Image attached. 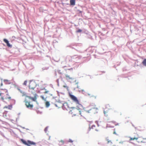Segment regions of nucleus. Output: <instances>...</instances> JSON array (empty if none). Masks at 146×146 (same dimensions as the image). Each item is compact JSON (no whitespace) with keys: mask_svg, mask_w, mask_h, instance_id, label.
<instances>
[{"mask_svg":"<svg viewBox=\"0 0 146 146\" xmlns=\"http://www.w3.org/2000/svg\"><path fill=\"white\" fill-rule=\"evenodd\" d=\"M98 108L97 107L92 108L89 110H86L84 109L79 111L80 114L83 117L86 116L88 113H95L97 112Z\"/></svg>","mask_w":146,"mask_h":146,"instance_id":"f03ea898","label":"nucleus"},{"mask_svg":"<svg viewBox=\"0 0 146 146\" xmlns=\"http://www.w3.org/2000/svg\"><path fill=\"white\" fill-rule=\"evenodd\" d=\"M73 141H72V139H69L68 141V142H70V143H72L73 142Z\"/></svg>","mask_w":146,"mask_h":146,"instance_id":"6ab92c4d","label":"nucleus"},{"mask_svg":"<svg viewBox=\"0 0 146 146\" xmlns=\"http://www.w3.org/2000/svg\"><path fill=\"white\" fill-rule=\"evenodd\" d=\"M63 87L64 88H68V87L66 86H64Z\"/></svg>","mask_w":146,"mask_h":146,"instance_id":"5701e85b","label":"nucleus"},{"mask_svg":"<svg viewBox=\"0 0 146 146\" xmlns=\"http://www.w3.org/2000/svg\"><path fill=\"white\" fill-rule=\"evenodd\" d=\"M79 12L80 13H82V12L81 11H79Z\"/></svg>","mask_w":146,"mask_h":146,"instance_id":"bb28decb","label":"nucleus"},{"mask_svg":"<svg viewBox=\"0 0 146 146\" xmlns=\"http://www.w3.org/2000/svg\"><path fill=\"white\" fill-rule=\"evenodd\" d=\"M94 96V97L95 98H96V96Z\"/></svg>","mask_w":146,"mask_h":146,"instance_id":"cd10ccee","label":"nucleus"},{"mask_svg":"<svg viewBox=\"0 0 146 146\" xmlns=\"http://www.w3.org/2000/svg\"><path fill=\"white\" fill-rule=\"evenodd\" d=\"M7 81H8V80H4V82Z\"/></svg>","mask_w":146,"mask_h":146,"instance_id":"393cba45","label":"nucleus"},{"mask_svg":"<svg viewBox=\"0 0 146 146\" xmlns=\"http://www.w3.org/2000/svg\"><path fill=\"white\" fill-rule=\"evenodd\" d=\"M108 143H112V142H111V141H110V140L108 141Z\"/></svg>","mask_w":146,"mask_h":146,"instance_id":"b1692460","label":"nucleus"},{"mask_svg":"<svg viewBox=\"0 0 146 146\" xmlns=\"http://www.w3.org/2000/svg\"><path fill=\"white\" fill-rule=\"evenodd\" d=\"M40 97L43 100H45V98H44V97L42 96H40Z\"/></svg>","mask_w":146,"mask_h":146,"instance_id":"412c9836","label":"nucleus"},{"mask_svg":"<svg viewBox=\"0 0 146 146\" xmlns=\"http://www.w3.org/2000/svg\"><path fill=\"white\" fill-rule=\"evenodd\" d=\"M82 30L81 29H79L78 30L76 31L77 33H80L82 32Z\"/></svg>","mask_w":146,"mask_h":146,"instance_id":"dca6fc26","label":"nucleus"},{"mask_svg":"<svg viewBox=\"0 0 146 146\" xmlns=\"http://www.w3.org/2000/svg\"><path fill=\"white\" fill-rule=\"evenodd\" d=\"M21 141L23 144L29 146H30L31 145H35V143L29 140L26 141L24 139H21Z\"/></svg>","mask_w":146,"mask_h":146,"instance_id":"39448f33","label":"nucleus"},{"mask_svg":"<svg viewBox=\"0 0 146 146\" xmlns=\"http://www.w3.org/2000/svg\"><path fill=\"white\" fill-rule=\"evenodd\" d=\"M111 109V107L109 105L107 104L106 105V108L105 109L104 111L105 115L106 116L108 115L107 114L108 111Z\"/></svg>","mask_w":146,"mask_h":146,"instance_id":"423d86ee","label":"nucleus"},{"mask_svg":"<svg viewBox=\"0 0 146 146\" xmlns=\"http://www.w3.org/2000/svg\"><path fill=\"white\" fill-rule=\"evenodd\" d=\"M95 127V126L94 125H92L91 127V128L89 127L88 129V131H90L91 128L94 129V127Z\"/></svg>","mask_w":146,"mask_h":146,"instance_id":"2eb2a0df","label":"nucleus"},{"mask_svg":"<svg viewBox=\"0 0 146 146\" xmlns=\"http://www.w3.org/2000/svg\"><path fill=\"white\" fill-rule=\"evenodd\" d=\"M12 108V105H9L8 106H5L4 107V108H7V109H8L9 110H11Z\"/></svg>","mask_w":146,"mask_h":146,"instance_id":"9b49d317","label":"nucleus"},{"mask_svg":"<svg viewBox=\"0 0 146 146\" xmlns=\"http://www.w3.org/2000/svg\"><path fill=\"white\" fill-rule=\"evenodd\" d=\"M45 105L46 107H48L50 105L49 102H46L45 103Z\"/></svg>","mask_w":146,"mask_h":146,"instance_id":"ddd939ff","label":"nucleus"},{"mask_svg":"<svg viewBox=\"0 0 146 146\" xmlns=\"http://www.w3.org/2000/svg\"><path fill=\"white\" fill-rule=\"evenodd\" d=\"M76 0H70V4L72 5H75Z\"/></svg>","mask_w":146,"mask_h":146,"instance_id":"9d476101","label":"nucleus"},{"mask_svg":"<svg viewBox=\"0 0 146 146\" xmlns=\"http://www.w3.org/2000/svg\"><path fill=\"white\" fill-rule=\"evenodd\" d=\"M114 131L113 132V134L116 135H117V134L116 133V132H115V129H114Z\"/></svg>","mask_w":146,"mask_h":146,"instance_id":"aec40b11","label":"nucleus"},{"mask_svg":"<svg viewBox=\"0 0 146 146\" xmlns=\"http://www.w3.org/2000/svg\"><path fill=\"white\" fill-rule=\"evenodd\" d=\"M143 64L146 66V59H144L142 62Z\"/></svg>","mask_w":146,"mask_h":146,"instance_id":"f8f14e48","label":"nucleus"},{"mask_svg":"<svg viewBox=\"0 0 146 146\" xmlns=\"http://www.w3.org/2000/svg\"><path fill=\"white\" fill-rule=\"evenodd\" d=\"M37 95L36 94H35L34 97H31L30 96H27L25 99L24 102L26 107L29 109H31L33 107L32 104H31L30 100H31L33 101H36L37 99Z\"/></svg>","mask_w":146,"mask_h":146,"instance_id":"f257e3e1","label":"nucleus"},{"mask_svg":"<svg viewBox=\"0 0 146 146\" xmlns=\"http://www.w3.org/2000/svg\"><path fill=\"white\" fill-rule=\"evenodd\" d=\"M129 141L135 140L138 143H145V142H143V139L139 136V135L137 133H134L132 135L131 137H129Z\"/></svg>","mask_w":146,"mask_h":146,"instance_id":"7ed1b4c3","label":"nucleus"},{"mask_svg":"<svg viewBox=\"0 0 146 146\" xmlns=\"http://www.w3.org/2000/svg\"><path fill=\"white\" fill-rule=\"evenodd\" d=\"M37 84L35 81H30L29 85V91L32 92V90H34Z\"/></svg>","mask_w":146,"mask_h":146,"instance_id":"20e7f679","label":"nucleus"},{"mask_svg":"<svg viewBox=\"0 0 146 146\" xmlns=\"http://www.w3.org/2000/svg\"><path fill=\"white\" fill-rule=\"evenodd\" d=\"M49 92V91H46L44 92V94H46V93H48V92Z\"/></svg>","mask_w":146,"mask_h":146,"instance_id":"4be33fe9","label":"nucleus"},{"mask_svg":"<svg viewBox=\"0 0 146 146\" xmlns=\"http://www.w3.org/2000/svg\"><path fill=\"white\" fill-rule=\"evenodd\" d=\"M48 127H46L44 129V131L46 132L48 131Z\"/></svg>","mask_w":146,"mask_h":146,"instance_id":"f3484780","label":"nucleus"},{"mask_svg":"<svg viewBox=\"0 0 146 146\" xmlns=\"http://www.w3.org/2000/svg\"><path fill=\"white\" fill-rule=\"evenodd\" d=\"M1 94L0 93V96H1Z\"/></svg>","mask_w":146,"mask_h":146,"instance_id":"7c9ffc66","label":"nucleus"},{"mask_svg":"<svg viewBox=\"0 0 146 146\" xmlns=\"http://www.w3.org/2000/svg\"><path fill=\"white\" fill-rule=\"evenodd\" d=\"M23 94V96H24V95H25V94Z\"/></svg>","mask_w":146,"mask_h":146,"instance_id":"c756f323","label":"nucleus"},{"mask_svg":"<svg viewBox=\"0 0 146 146\" xmlns=\"http://www.w3.org/2000/svg\"><path fill=\"white\" fill-rule=\"evenodd\" d=\"M27 83V81H25L23 84V85H26Z\"/></svg>","mask_w":146,"mask_h":146,"instance_id":"a211bd4d","label":"nucleus"},{"mask_svg":"<svg viewBox=\"0 0 146 146\" xmlns=\"http://www.w3.org/2000/svg\"><path fill=\"white\" fill-rule=\"evenodd\" d=\"M1 99H2L3 100H4V99L3 98V97H1Z\"/></svg>","mask_w":146,"mask_h":146,"instance_id":"a878e982","label":"nucleus"},{"mask_svg":"<svg viewBox=\"0 0 146 146\" xmlns=\"http://www.w3.org/2000/svg\"><path fill=\"white\" fill-rule=\"evenodd\" d=\"M7 95L8 96V97H5V99H6V100H10L11 99V98L10 97L8 94H7Z\"/></svg>","mask_w":146,"mask_h":146,"instance_id":"4468645a","label":"nucleus"},{"mask_svg":"<svg viewBox=\"0 0 146 146\" xmlns=\"http://www.w3.org/2000/svg\"><path fill=\"white\" fill-rule=\"evenodd\" d=\"M70 97L71 99L77 104H79V102L77 98L74 96L70 94Z\"/></svg>","mask_w":146,"mask_h":146,"instance_id":"0eeeda50","label":"nucleus"},{"mask_svg":"<svg viewBox=\"0 0 146 146\" xmlns=\"http://www.w3.org/2000/svg\"><path fill=\"white\" fill-rule=\"evenodd\" d=\"M3 40L6 44L7 46L9 47H11L12 46V45L10 44L9 41L7 39L4 38L3 39Z\"/></svg>","mask_w":146,"mask_h":146,"instance_id":"6e6552de","label":"nucleus"},{"mask_svg":"<svg viewBox=\"0 0 146 146\" xmlns=\"http://www.w3.org/2000/svg\"><path fill=\"white\" fill-rule=\"evenodd\" d=\"M65 76L66 79L68 81H69L70 80H72L74 79L73 78L71 77L70 76L68 75L67 74L65 75Z\"/></svg>","mask_w":146,"mask_h":146,"instance_id":"1a4fd4ad","label":"nucleus"},{"mask_svg":"<svg viewBox=\"0 0 146 146\" xmlns=\"http://www.w3.org/2000/svg\"><path fill=\"white\" fill-rule=\"evenodd\" d=\"M118 124H119L118 123H117V124H115V125H118Z\"/></svg>","mask_w":146,"mask_h":146,"instance_id":"c85d7f7f","label":"nucleus"}]
</instances>
